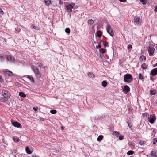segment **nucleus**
<instances>
[{"label": "nucleus", "instance_id": "nucleus-1", "mask_svg": "<svg viewBox=\"0 0 157 157\" xmlns=\"http://www.w3.org/2000/svg\"><path fill=\"white\" fill-rule=\"evenodd\" d=\"M31 68L33 71L36 78H40L41 76V74L38 69L33 65L32 66Z\"/></svg>", "mask_w": 157, "mask_h": 157}, {"label": "nucleus", "instance_id": "nucleus-2", "mask_svg": "<svg viewBox=\"0 0 157 157\" xmlns=\"http://www.w3.org/2000/svg\"><path fill=\"white\" fill-rule=\"evenodd\" d=\"M132 77L131 74H127L125 75L124 76V80L125 82H130L132 80Z\"/></svg>", "mask_w": 157, "mask_h": 157}, {"label": "nucleus", "instance_id": "nucleus-3", "mask_svg": "<svg viewBox=\"0 0 157 157\" xmlns=\"http://www.w3.org/2000/svg\"><path fill=\"white\" fill-rule=\"evenodd\" d=\"M106 30L108 33L112 37H113L114 34L113 30L110 25H108L106 27Z\"/></svg>", "mask_w": 157, "mask_h": 157}, {"label": "nucleus", "instance_id": "nucleus-4", "mask_svg": "<svg viewBox=\"0 0 157 157\" xmlns=\"http://www.w3.org/2000/svg\"><path fill=\"white\" fill-rule=\"evenodd\" d=\"M2 94L6 98L8 99L10 96V93L6 90H3L2 92Z\"/></svg>", "mask_w": 157, "mask_h": 157}, {"label": "nucleus", "instance_id": "nucleus-5", "mask_svg": "<svg viewBox=\"0 0 157 157\" xmlns=\"http://www.w3.org/2000/svg\"><path fill=\"white\" fill-rule=\"evenodd\" d=\"M155 50V49L154 47L152 46H149L148 48V51L149 55L152 56L154 53Z\"/></svg>", "mask_w": 157, "mask_h": 157}, {"label": "nucleus", "instance_id": "nucleus-6", "mask_svg": "<svg viewBox=\"0 0 157 157\" xmlns=\"http://www.w3.org/2000/svg\"><path fill=\"white\" fill-rule=\"evenodd\" d=\"M134 22L136 24L139 25L141 24V21L140 20L139 17L135 16L134 18Z\"/></svg>", "mask_w": 157, "mask_h": 157}, {"label": "nucleus", "instance_id": "nucleus-7", "mask_svg": "<svg viewBox=\"0 0 157 157\" xmlns=\"http://www.w3.org/2000/svg\"><path fill=\"white\" fill-rule=\"evenodd\" d=\"M151 117H148V119L150 123L153 124L156 120V117L155 116H152Z\"/></svg>", "mask_w": 157, "mask_h": 157}, {"label": "nucleus", "instance_id": "nucleus-8", "mask_svg": "<svg viewBox=\"0 0 157 157\" xmlns=\"http://www.w3.org/2000/svg\"><path fill=\"white\" fill-rule=\"evenodd\" d=\"M6 57L7 60L10 62H13L15 60L14 57L10 55H6Z\"/></svg>", "mask_w": 157, "mask_h": 157}, {"label": "nucleus", "instance_id": "nucleus-9", "mask_svg": "<svg viewBox=\"0 0 157 157\" xmlns=\"http://www.w3.org/2000/svg\"><path fill=\"white\" fill-rule=\"evenodd\" d=\"M12 124L15 127L17 128H21L22 127L21 124L17 122L11 121Z\"/></svg>", "mask_w": 157, "mask_h": 157}, {"label": "nucleus", "instance_id": "nucleus-10", "mask_svg": "<svg viewBox=\"0 0 157 157\" xmlns=\"http://www.w3.org/2000/svg\"><path fill=\"white\" fill-rule=\"evenodd\" d=\"M150 74L152 76L157 75V68H154L152 70Z\"/></svg>", "mask_w": 157, "mask_h": 157}, {"label": "nucleus", "instance_id": "nucleus-11", "mask_svg": "<svg viewBox=\"0 0 157 157\" xmlns=\"http://www.w3.org/2000/svg\"><path fill=\"white\" fill-rule=\"evenodd\" d=\"M123 91L125 93H127L130 91L129 87L127 85L124 86Z\"/></svg>", "mask_w": 157, "mask_h": 157}, {"label": "nucleus", "instance_id": "nucleus-12", "mask_svg": "<svg viewBox=\"0 0 157 157\" xmlns=\"http://www.w3.org/2000/svg\"><path fill=\"white\" fill-rule=\"evenodd\" d=\"M66 7L67 10L69 12H71L72 11V9L73 8V7L71 4H69L67 5Z\"/></svg>", "mask_w": 157, "mask_h": 157}, {"label": "nucleus", "instance_id": "nucleus-13", "mask_svg": "<svg viewBox=\"0 0 157 157\" xmlns=\"http://www.w3.org/2000/svg\"><path fill=\"white\" fill-rule=\"evenodd\" d=\"M3 72L4 73L7 75L9 76H11L12 75V73L11 71H4Z\"/></svg>", "mask_w": 157, "mask_h": 157}, {"label": "nucleus", "instance_id": "nucleus-14", "mask_svg": "<svg viewBox=\"0 0 157 157\" xmlns=\"http://www.w3.org/2000/svg\"><path fill=\"white\" fill-rule=\"evenodd\" d=\"M152 157H157V152L155 151H152L151 154Z\"/></svg>", "mask_w": 157, "mask_h": 157}, {"label": "nucleus", "instance_id": "nucleus-15", "mask_svg": "<svg viewBox=\"0 0 157 157\" xmlns=\"http://www.w3.org/2000/svg\"><path fill=\"white\" fill-rule=\"evenodd\" d=\"M44 2L47 6H49L51 4V0H44Z\"/></svg>", "mask_w": 157, "mask_h": 157}, {"label": "nucleus", "instance_id": "nucleus-16", "mask_svg": "<svg viewBox=\"0 0 157 157\" xmlns=\"http://www.w3.org/2000/svg\"><path fill=\"white\" fill-rule=\"evenodd\" d=\"M19 95L21 97L25 98L26 97V95L22 92H20L19 93Z\"/></svg>", "mask_w": 157, "mask_h": 157}, {"label": "nucleus", "instance_id": "nucleus-17", "mask_svg": "<svg viewBox=\"0 0 157 157\" xmlns=\"http://www.w3.org/2000/svg\"><path fill=\"white\" fill-rule=\"evenodd\" d=\"M27 78L29 79L32 82L34 83L35 82L34 80L33 77L31 75H28L27 76Z\"/></svg>", "mask_w": 157, "mask_h": 157}, {"label": "nucleus", "instance_id": "nucleus-18", "mask_svg": "<svg viewBox=\"0 0 157 157\" xmlns=\"http://www.w3.org/2000/svg\"><path fill=\"white\" fill-rule=\"evenodd\" d=\"M103 138V136L102 135H99L97 138V140L98 141H101Z\"/></svg>", "mask_w": 157, "mask_h": 157}, {"label": "nucleus", "instance_id": "nucleus-19", "mask_svg": "<svg viewBox=\"0 0 157 157\" xmlns=\"http://www.w3.org/2000/svg\"><path fill=\"white\" fill-rule=\"evenodd\" d=\"M102 86L103 87H106L107 85V82L106 81H103L102 82Z\"/></svg>", "mask_w": 157, "mask_h": 157}, {"label": "nucleus", "instance_id": "nucleus-20", "mask_svg": "<svg viewBox=\"0 0 157 157\" xmlns=\"http://www.w3.org/2000/svg\"><path fill=\"white\" fill-rule=\"evenodd\" d=\"M25 150L27 153L28 154H30L32 153L28 146H27L25 148Z\"/></svg>", "mask_w": 157, "mask_h": 157}, {"label": "nucleus", "instance_id": "nucleus-21", "mask_svg": "<svg viewBox=\"0 0 157 157\" xmlns=\"http://www.w3.org/2000/svg\"><path fill=\"white\" fill-rule=\"evenodd\" d=\"M147 67V65L145 63H143L141 65V67L143 69H146Z\"/></svg>", "mask_w": 157, "mask_h": 157}, {"label": "nucleus", "instance_id": "nucleus-22", "mask_svg": "<svg viewBox=\"0 0 157 157\" xmlns=\"http://www.w3.org/2000/svg\"><path fill=\"white\" fill-rule=\"evenodd\" d=\"M31 26L35 30H39L40 29V28L37 26H35L34 25H32Z\"/></svg>", "mask_w": 157, "mask_h": 157}, {"label": "nucleus", "instance_id": "nucleus-23", "mask_svg": "<svg viewBox=\"0 0 157 157\" xmlns=\"http://www.w3.org/2000/svg\"><path fill=\"white\" fill-rule=\"evenodd\" d=\"M156 92V90H151L150 91V94L151 95H154Z\"/></svg>", "mask_w": 157, "mask_h": 157}, {"label": "nucleus", "instance_id": "nucleus-24", "mask_svg": "<svg viewBox=\"0 0 157 157\" xmlns=\"http://www.w3.org/2000/svg\"><path fill=\"white\" fill-rule=\"evenodd\" d=\"M94 23V21L92 19H90L88 20V24L91 25L93 24Z\"/></svg>", "mask_w": 157, "mask_h": 157}, {"label": "nucleus", "instance_id": "nucleus-25", "mask_svg": "<svg viewBox=\"0 0 157 157\" xmlns=\"http://www.w3.org/2000/svg\"><path fill=\"white\" fill-rule=\"evenodd\" d=\"M97 36L98 37H100L102 35L101 32L99 30L97 31Z\"/></svg>", "mask_w": 157, "mask_h": 157}, {"label": "nucleus", "instance_id": "nucleus-26", "mask_svg": "<svg viewBox=\"0 0 157 157\" xmlns=\"http://www.w3.org/2000/svg\"><path fill=\"white\" fill-rule=\"evenodd\" d=\"M13 140L15 142H18L19 141V138L15 136H14L13 137Z\"/></svg>", "mask_w": 157, "mask_h": 157}, {"label": "nucleus", "instance_id": "nucleus-27", "mask_svg": "<svg viewBox=\"0 0 157 157\" xmlns=\"http://www.w3.org/2000/svg\"><path fill=\"white\" fill-rule=\"evenodd\" d=\"M88 75L90 78L94 77V74L91 73L89 72L88 73Z\"/></svg>", "mask_w": 157, "mask_h": 157}, {"label": "nucleus", "instance_id": "nucleus-28", "mask_svg": "<svg viewBox=\"0 0 157 157\" xmlns=\"http://www.w3.org/2000/svg\"><path fill=\"white\" fill-rule=\"evenodd\" d=\"M65 31L67 33L69 34L70 32V29L69 28H67L65 29Z\"/></svg>", "mask_w": 157, "mask_h": 157}, {"label": "nucleus", "instance_id": "nucleus-29", "mask_svg": "<svg viewBox=\"0 0 157 157\" xmlns=\"http://www.w3.org/2000/svg\"><path fill=\"white\" fill-rule=\"evenodd\" d=\"M146 57L143 56H142L140 57V59L142 60L143 61H145L146 60Z\"/></svg>", "mask_w": 157, "mask_h": 157}, {"label": "nucleus", "instance_id": "nucleus-30", "mask_svg": "<svg viewBox=\"0 0 157 157\" xmlns=\"http://www.w3.org/2000/svg\"><path fill=\"white\" fill-rule=\"evenodd\" d=\"M134 153V152L133 151L130 150L128 151L127 153V154L128 155H132Z\"/></svg>", "mask_w": 157, "mask_h": 157}, {"label": "nucleus", "instance_id": "nucleus-31", "mask_svg": "<svg viewBox=\"0 0 157 157\" xmlns=\"http://www.w3.org/2000/svg\"><path fill=\"white\" fill-rule=\"evenodd\" d=\"M113 134L115 135L116 136H119L120 135L119 133L116 131L113 132Z\"/></svg>", "mask_w": 157, "mask_h": 157}, {"label": "nucleus", "instance_id": "nucleus-32", "mask_svg": "<svg viewBox=\"0 0 157 157\" xmlns=\"http://www.w3.org/2000/svg\"><path fill=\"white\" fill-rule=\"evenodd\" d=\"M132 48V46L131 44H129L128 47V49L129 51H131Z\"/></svg>", "mask_w": 157, "mask_h": 157}, {"label": "nucleus", "instance_id": "nucleus-33", "mask_svg": "<svg viewBox=\"0 0 157 157\" xmlns=\"http://www.w3.org/2000/svg\"><path fill=\"white\" fill-rule=\"evenodd\" d=\"M50 112L52 114H55L56 113L57 111L56 110H50Z\"/></svg>", "mask_w": 157, "mask_h": 157}, {"label": "nucleus", "instance_id": "nucleus-34", "mask_svg": "<svg viewBox=\"0 0 157 157\" xmlns=\"http://www.w3.org/2000/svg\"><path fill=\"white\" fill-rule=\"evenodd\" d=\"M139 78L140 79L143 80L144 79L143 76L141 73H139Z\"/></svg>", "mask_w": 157, "mask_h": 157}, {"label": "nucleus", "instance_id": "nucleus-35", "mask_svg": "<svg viewBox=\"0 0 157 157\" xmlns=\"http://www.w3.org/2000/svg\"><path fill=\"white\" fill-rule=\"evenodd\" d=\"M100 53L104 54L105 52V51L104 49L102 48L100 50Z\"/></svg>", "mask_w": 157, "mask_h": 157}, {"label": "nucleus", "instance_id": "nucleus-36", "mask_svg": "<svg viewBox=\"0 0 157 157\" xmlns=\"http://www.w3.org/2000/svg\"><path fill=\"white\" fill-rule=\"evenodd\" d=\"M6 98L5 97H2V98H0V101H1L2 102H5L6 101Z\"/></svg>", "mask_w": 157, "mask_h": 157}, {"label": "nucleus", "instance_id": "nucleus-37", "mask_svg": "<svg viewBox=\"0 0 157 157\" xmlns=\"http://www.w3.org/2000/svg\"><path fill=\"white\" fill-rule=\"evenodd\" d=\"M127 123H128V126L129 128H131L132 126V123L131 122H129L128 121H127Z\"/></svg>", "mask_w": 157, "mask_h": 157}, {"label": "nucleus", "instance_id": "nucleus-38", "mask_svg": "<svg viewBox=\"0 0 157 157\" xmlns=\"http://www.w3.org/2000/svg\"><path fill=\"white\" fill-rule=\"evenodd\" d=\"M38 66H39V67H42L44 69L45 68V67L44 66V65H43V64L42 63H38Z\"/></svg>", "mask_w": 157, "mask_h": 157}, {"label": "nucleus", "instance_id": "nucleus-39", "mask_svg": "<svg viewBox=\"0 0 157 157\" xmlns=\"http://www.w3.org/2000/svg\"><path fill=\"white\" fill-rule=\"evenodd\" d=\"M140 1L142 2L143 4L144 5L146 4L147 2L146 0H140Z\"/></svg>", "mask_w": 157, "mask_h": 157}, {"label": "nucleus", "instance_id": "nucleus-40", "mask_svg": "<svg viewBox=\"0 0 157 157\" xmlns=\"http://www.w3.org/2000/svg\"><path fill=\"white\" fill-rule=\"evenodd\" d=\"M153 143L154 144H155L157 141V139L156 138H154L153 139Z\"/></svg>", "mask_w": 157, "mask_h": 157}, {"label": "nucleus", "instance_id": "nucleus-41", "mask_svg": "<svg viewBox=\"0 0 157 157\" xmlns=\"http://www.w3.org/2000/svg\"><path fill=\"white\" fill-rule=\"evenodd\" d=\"M119 139L120 140H123L124 138V136L122 135L119 136Z\"/></svg>", "mask_w": 157, "mask_h": 157}, {"label": "nucleus", "instance_id": "nucleus-42", "mask_svg": "<svg viewBox=\"0 0 157 157\" xmlns=\"http://www.w3.org/2000/svg\"><path fill=\"white\" fill-rule=\"evenodd\" d=\"M4 58L3 56H0V61H2L4 60Z\"/></svg>", "mask_w": 157, "mask_h": 157}, {"label": "nucleus", "instance_id": "nucleus-43", "mask_svg": "<svg viewBox=\"0 0 157 157\" xmlns=\"http://www.w3.org/2000/svg\"><path fill=\"white\" fill-rule=\"evenodd\" d=\"M4 14V13L2 11V9L0 8V14L3 15Z\"/></svg>", "mask_w": 157, "mask_h": 157}, {"label": "nucleus", "instance_id": "nucleus-44", "mask_svg": "<svg viewBox=\"0 0 157 157\" xmlns=\"http://www.w3.org/2000/svg\"><path fill=\"white\" fill-rule=\"evenodd\" d=\"M103 45L105 47L107 46V45L108 43V42L107 41H105L103 43Z\"/></svg>", "mask_w": 157, "mask_h": 157}, {"label": "nucleus", "instance_id": "nucleus-45", "mask_svg": "<svg viewBox=\"0 0 157 157\" xmlns=\"http://www.w3.org/2000/svg\"><path fill=\"white\" fill-rule=\"evenodd\" d=\"M100 57L101 58H103L104 57L103 54L100 53Z\"/></svg>", "mask_w": 157, "mask_h": 157}, {"label": "nucleus", "instance_id": "nucleus-46", "mask_svg": "<svg viewBox=\"0 0 157 157\" xmlns=\"http://www.w3.org/2000/svg\"><path fill=\"white\" fill-rule=\"evenodd\" d=\"M3 81V78L2 76L1 75H0V82H2Z\"/></svg>", "mask_w": 157, "mask_h": 157}, {"label": "nucleus", "instance_id": "nucleus-47", "mask_svg": "<svg viewBox=\"0 0 157 157\" xmlns=\"http://www.w3.org/2000/svg\"><path fill=\"white\" fill-rule=\"evenodd\" d=\"M101 47V46L100 44H98V46H96V48H100Z\"/></svg>", "mask_w": 157, "mask_h": 157}, {"label": "nucleus", "instance_id": "nucleus-48", "mask_svg": "<svg viewBox=\"0 0 157 157\" xmlns=\"http://www.w3.org/2000/svg\"><path fill=\"white\" fill-rule=\"evenodd\" d=\"M120 2L124 3L126 1V0H119Z\"/></svg>", "mask_w": 157, "mask_h": 157}, {"label": "nucleus", "instance_id": "nucleus-49", "mask_svg": "<svg viewBox=\"0 0 157 157\" xmlns=\"http://www.w3.org/2000/svg\"><path fill=\"white\" fill-rule=\"evenodd\" d=\"M38 109V108L37 107V108H35V107H33V109L35 111H37Z\"/></svg>", "mask_w": 157, "mask_h": 157}, {"label": "nucleus", "instance_id": "nucleus-50", "mask_svg": "<svg viewBox=\"0 0 157 157\" xmlns=\"http://www.w3.org/2000/svg\"><path fill=\"white\" fill-rule=\"evenodd\" d=\"M154 11L156 12L157 11V6L156 7V8L154 10Z\"/></svg>", "mask_w": 157, "mask_h": 157}, {"label": "nucleus", "instance_id": "nucleus-51", "mask_svg": "<svg viewBox=\"0 0 157 157\" xmlns=\"http://www.w3.org/2000/svg\"><path fill=\"white\" fill-rule=\"evenodd\" d=\"M62 1L61 0H59V3L61 4H62Z\"/></svg>", "mask_w": 157, "mask_h": 157}, {"label": "nucleus", "instance_id": "nucleus-52", "mask_svg": "<svg viewBox=\"0 0 157 157\" xmlns=\"http://www.w3.org/2000/svg\"><path fill=\"white\" fill-rule=\"evenodd\" d=\"M32 157H39L38 156L36 155H33Z\"/></svg>", "mask_w": 157, "mask_h": 157}, {"label": "nucleus", "instance_id": "nucleus-53", "mask_svg": "<svg viewBox=\"0 0 157 157\" xmlns=\"http://www.w3.org/2000/svg\"><path fill=\"white\" fill-rule=\"evenodd\" d=\"M157 66V63H156L154 65V67H155Z\"/></svg>", "mask_w": 157, "mask_h": 157}, {"label": "nucleus", "instance_id": "nucleus-54", "mask_svg": "<svg viewBox=\"0 0 157 157\" xmlns=\"http://www.w3.org/2000/svg\"><path fill=\"white\" fill-rule=\"evenodd\" d=\"M61 129L62 130H63V127H61Z\"/></svg>", "mask_w": 157, "mask_h": 157}, {"label": "nucleus", "instance_id": "nucleus-55", "mask_svg": "<svg viewBox=\"0 0 157 157\" xmlns=\"http://www.w3.org/2000/svg\"><path fill=\"white\" fill-rule=\"evenodd\" d=\"M142 143H141V145H142Z\"/></svg>", "mask_w": 157, "mask_h": 157}, {"label": "nucleus", "instance_id": "nucleus-56", "mask_svg": "<svg viewBox=\"0 0 157 157\" xmlns=\"http://www.w3.org/2000/svg\"><path fill=\"white\" fill-rule=\"evenodd\" d=\"M142 143H141V145H142Z\"/></svg>", "mask_w": 157, "mask_h": 157}]
</instances>
